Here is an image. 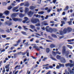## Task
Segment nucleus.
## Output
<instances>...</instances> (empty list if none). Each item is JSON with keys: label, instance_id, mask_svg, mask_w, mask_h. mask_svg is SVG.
Here are the masks:
<instances>
[{"label": "nucleus", "instance_id": "obj_39", "mask_svg": "<svg viewBox=\"0 0 74 74\" xmlns=\"http://www.w3.org/2000/svg\"><path fill=\"white\" fill-rule=\"evenodd\" d=\"M23 27H24V29H25V30H29V29H28V28H26L27 27V26H23Z\"/></svg>", "mask_w": 74, "mask_h": 74}, {"label": "nucleus", "instance_id": "obj_51", "mask_svg": "<svg viewBox=\"0 0 74 74\" xmlns=\"http://www.w3.org/2000/svg\"><path fill=\"white\" fill-rule=\"evenodd\" d=\"M56 2V0H53V3L54 4H55Z\"/></svg>", "mask_w": 74, "mask_h": 74}, {"label": "nucleus", "instance_id": "obj_6", "mask_svg": "<svg viewBox=\"0 0 74 74\" xmlns=\"http://www.w3.org/2000/svg\"><path fill=\"white\" fill-rule=\"evenodd\" d=\"M34 14V12L32 11L31 10H30L28 13V15L29 17H32V15Z\"/></svg>", "mask_w": 74, "mask_h": 74}, {"label": "nucleus", "instance_id": "obj_42", "mask_svg": "<svg viewBox=\"0 0 74 74\" xmlns=\"http://www.w3.org/2000/svg\"><path fill=\"white\" fill-rule=\"evenodd\" d=\"M9 66H10V65H9V64H8V65H6L5 66V69H8V68H9Z\"/></svg>", "mask_w": 74, "mask_h": 74}, {"label": "nucleus", "instance_id": "obj_19", "mask_svg": "<svg viewBox=\"0 0 74 74\" xmlns=\"http://www.w3.org/2000/svg\"><path fill=\"white\" fill-rule=\"evenodd\" d=\"M56 58L57 59H58L59 60H60V59H61V56H59V55H58L57 56H56Z\"/></svg>", "mask_w": 74, "mask_h": 74}, {"label": "nucleus", "instance_id": "obj_47", "mask_svg": "<svg viewBox=\"0 0 74 74\" xmlns=\"http://www.w3.org/2000/svg\"><path fill=\"white\" fill-rule=\"evenodd\" d=\"M56 54L57 53V54H58V55H60L61 54V53H60V52H59V51L56 52Z\"/></svg>", "mask_w": 74, "mask_h": 74}, {"label": "nucleus", "instance_id": "obj_12", "mask_svg": "<svg viewBox=\"0 0 74 74\" xmlns=\"http://www.w3.org/2000/svg\"><path fill=\"white\" fill-rule=\"evenodd\" d=\"M16 14L15 13H13L11 15V17L12 19L16 17Z\"/></svg>", "mask_w": 74, "mask_h": 74}, {"label": "nucleus", "instance_id": "obj_61", "mask_svg": "<svg viewBox=\"0 0 74 74\" xmlns=\"http://www.w3.org/2000/svg\"><path fill=\"white\" fill-rule=\"evenodd\" d=\"M25 53H29V50H26V51L25 52Z\"/></svg>", "mask_w": 74, "mask_h": 74}, {"label": "nucleus", "instance_id": "obj_50", "mask_svg": "<svg viewBox=\"0 0 74 74\" xmlns=\"http://www.w3.org/2000/svg\"><path fill=\"white\" fill-rule=\"evenodd\" d=\"M6 31L8 33H10V30H9V29H8L7 30H6Z\"/></svg>", "mask_w": 74, "mask_h": 74}, {"label": "nucleus", "instance_id": "obj_31", "mask_svg": "<svg viewBox=\"0 0 74 74\" xmlns=\"http://www.w3.org/2000/svg\"><path fill=\"white\" fill-rule=\"evenodd\" d=\"M51 36L52 37H54V38H57V36H56V35L55 34H51Z\"/></svg>", "mask_w": 74, "mask_h": 74}, {"label": "nucleus", "instance_id": "obj_45", "mask_svg": "<svg viewBox=\"0 0 74 74\" xmlns=\"http://www.w3.org/2000/svg\"><path fill=\"white\" fill-rule=\"evenodd\" d=\"M62 10V9L60 8V9H57V11L58 12H60V11H61Z\"/></svg>", "mask_w": 74, "mask_h": 74}, {"label": "nucleus", "instance_id": "obj_25", "mask_svg": "<svg viewBox=\"0 0 74 74\" xmlns=\"http://www.w3.org/2000/svg\"><path fill=\"white\" fill-rule=\"evenodd\" d=\"M30 27L32 28V29H35V26L31 25H30Z\"/></svg>", "mask_w": 74, "mask_h": 74}, {"label": "nucleus", "instance_id": "obj_33", "mask_svg": "<svg viewBox=\"0 0 74 74\" xmlns=\"http://www.w3.org/2000/svg\"><path fill=\"white\" fill-rule=\"evenodd\" d=\"M60 67H64V64H61L60 63H59V64Z\"/></svg>", "mask_w": 74, "mask_h": 74}, {"label": "nucleus", "instance_id": "obj_11", "mask_svg": "<svg viewBox=\"0 0 74 74\" xmlns=\"http://www.w3.org/2000/svg\"><path fill=\"white\" fill-rule=\"evenodd\" d=\"M60 61L62 63H65L66 62V60L64 58H62L61 59H60Z\"/></svg>", "mask_w": 74, "mask_h": 74}, {"label": "nucleus", "instance_id": "obj_3", "mask_svg": "<svg viewBox=\"0 0 74 74\" xmlns=\"http://www.w3.org/2000/svg\"><path fill=\"white\" fill-rule=\"evenodd\" d=\"M65 46H64L63 47L62 53L63 54H64V53H65L66 56V57H67V58H68L69 56V52L68 51H66V49H65Z\"/></svg>", "mask_w": 74, "mask_h": 74}, {"label": "nucleus", "instance_id": "obj_4", "mask_svg": "<svg viewBox=\"0 0 74 74\" xmlns=\"http://www.w3.org/2000/svg\"><path fill=\"white\" fill-rule=\"evenodd\" d=\"M70 62H71V63H68L65 64V66L66 67H69V66L71 67H72L74 66V63L72 64V63H73V61L71 60H70Z\"/></svg>", "mask_w": 74, "mask_h": 74}, {"label": "nucleus", "instance_id": "obj_24", "mask_svg": "<svg viewBox=\"0 0 74 74\" xmlns=\"http://www.w3.org/2000/svg\"><path fill=\"white\" fill-rule=\"evenodd\" d=\"M34 8H35V7L33 6L32 5L29 7V9L30 10H33V9H34Z\"/></svg>", "mask_w": 74, "mask_h": 74}, {"label": "nucleus", "instance_id": "obj_30", "mask_svg": "<svg viewBox=\"0 0 74 74\" xmlns=\"http://www.w3.org/2000/svg\"><path fill=\"white\" fill-rule=\"evenodd\" d=\"M50 51V49L49 48H47L46 49V52L47 53H49V52Z\"/></svg>", "mask_w": 74, "mask_h": 74}, {"label": "nucleus", "instance_id": "obj_49", "mask_svg": "<svg viewBox=\"0 0 74 74\" xmlns=\"http://www.w3.org/2000/svg\"><path fill=\"white\" fill-rule=\"evenodd\" d=\"M3 5H7V3L5 2H3L2 3Z\"/></svg>", "mask_w": 74, "mask_h": 74}, {"label": "nucleus", "instance_id": "obj_22", "mask_svg": "<svg viewBox=\"0 0 74 74\" xmlns=\"http://www.w3.org/2000/svg\"><path fill=\"white\" fill-rule=\"evenodd\" d=\"M12 8V7L11 6V5H10L8 6L7 8V10H11Z\"/></svg>", "mask_w": 74, "mask_h": 74}, {"label": "nucleus", "instance_id": "obj_54", "mask_svg": "<svg viewBox=\"0 0 74 74\" xmlns=\"http://www.w3.org/2000/svg\"><path fill=\"white\" fill-rule=\"evenodd\" d=\"M55 22L53 21H51L50 22V23H53Z\"/></svg>", "mask_w": 74, "mask_h": 74}, {"label": "nucleus", "instance_id": "obj_55", "mask_svg": "<svg viewBox=\"0 0 74 74\" xmlns=\"http://www.w3.org/2000/svg\"><path fill=\"white\" fill-rule=\"evenodd\" d=\"M15 47H12L10 48V50H13V49H14Z\"/></svg>", "mask_w": 74, "mask_h": 74}, {"label": "nucleus", "instance_id": "obj_10", "mask_svg": "<svg viewBox=\"0 0 74 74\" xmlns=\"http://www.w3.org/2000/svg\"><path fill=\"white\" fill-rule=\"evenodd\" d=\"M6 23L7 24V25H8L9 26H11V25H12V23L10 21L6 22Z\"/></svg>", "mask_w": 74, "mask_h": 74}, {"label": "nucleus", "instance_id": "obj_37", "mask_svg": "<svg viewBox=\"0 0 74 74\" xmlns=\"http://www.w3.org/2000/svg\"><path fill=\"white\" fill-rule=\"evenodd\" d=\"M21 33L23 34L24 35H27V34H26V32H21Z\"/></svg>", "mask_w": 74, "mask_h": 74}, {"label": "nucleus", "instance_id": "obj_1", "mask_svg": "<svg viewBox=\"0 0 74 74\" xmlns=\"http://www.w3.org/2000/svg\"><path fill=\"white\" fill-rule=\"evenodd\" d=\"M31 21L33 23H37V22H38V23L35 25V26H40V21L38 18H32L31 20Z\"/></svg>", "mask_w": 74, "mask_h": 74}, {"label": "nucleus", "instance_id": "obj_20", "mask_svg": "<svg viewBox=\"0 0 74 74\" xmlns=\"http://www.w3.org/2000/svg\"><path fill=\"white\" fill-rule=\"evenodd\" d=\"M34 16H36V18H40L41 17V16L38 14L36 15V14H34Z\"/></svg>", "mask_w": 74, "mask_h": 74}, {"label": "nucleus", "instance_id": "obj_8", "mask_svg": "<svg viewBox=\"0 0 74 74\" xmlns=\"http://www.w3.org/2000/svg\"><path fill=\"white\" fill-rule=\"evenodd\" d=\"M47 23V21H44L42 22V25H43L45 26H46V25H48V24L46 23Z\"/></svg>", "mask_w": 74, "mask_h": 74}, {"label": "nucleus", "instance_id": "obj_48", "mask_svg": "<svg viewBox=\"0 0 74 74\" xmlns=\"http://www.w3.org/2000/svg\"><path fill=\"white\" fill-rule=\"evenodd\" d=\"M47 59V57H44L42 60V61H45Z\"/></svg>", "mask_w": 74, "mask_h": 74}, {"label": "nucleus", "instance_id": "obj_27", "mask_svg": "<svg viewBox=\"0 0 74 74\" xmlns=\"http://www.w3.org/2000/svg\"><path fill=\"white\" fill-rule=\"evenodd\" d=\"M16 44H14L13 45L14 47H17V45H18V44L19 43V40H18L17 42H16Z\"/></svg>", "mask_w": 74, "mask_h": 74}, {"label": "nucleus", "instance_id": "obj_21", "mask_svg": "<svg viewBox=\"0 0 74 74\" xmlns=\"http://www.w3.org/2000/svg\"><path fill=\"white\" fill-rule=\"evenodd\" d=\"M64 33L63 32V31H60V33H59V32H58L56 33L57 34H60V35H62Z\"/></svg>", "mask_w": 74, "mask_h": 74}, {"label": "nucleus", "instance_id": "obj_15", "mask_svg": "<svg viewBox=\"0 0 74 74\" xmlns=\"http://www.w3.org/2000/svg\"><path fill=\"white\" fill-rule=\"evenodd\" d=\"M68 31H67V28H65L63 31V33L66 34V33H67V32H68Z\"/></svg>", "mask_w": 74, "mask_h": 74}, {"label": "nucleus", "instance_id": "obj_38", "mask_svg": "<svg viewBox=\"0 0 74 74\" xmlns=\"http://www.w3.org/2000/svg\"><path fill=\"white\" fill-rule=\"evenodd\" d=\"M20 17H21V18H22V17H23L24 16L23 14H22L21 13H20L19 14Z\"/></svg>", "mask_w": 74, "mask_h": 74}, {"label": "nucleus", "instance_id": "obj_58", "mask_svg": "<svg viewBox=\"0 0 74 74\" xmlns=\"http://www.w3.org/2000/svg\"><path fill=\"white\" fill-rule=\"evenodd\" d=\"M56 69H60V67H59V65H58L56 67Z\"/></svg>", "mask_w": 74, "mask_h": 74}, {"label": "nucleus", "instance_id": "obj_41", "mask_svg": "<svg viewBox=\"0 0 74 74\" xmlns=\"http://www.w3.org/2000/svg\"><path fill=\"white\" fill-rule=\"evenodd\" d=\"M11 6L12 7V8H13V7H14L15 5V4L14 3H11Z\"/></svg>", "mask_w": 74, "mask_h": 74}, {"label": "nucleus", "instance_id": "obj_57", "mask_svg": "<svg viewBox=\"0 0 74 74\" xmlns=\"http://www.w3.org/2000/svg\"><path fill=\"white\" fill-rule=\"evenodd\" d=\"M37 51H40V48L37 46V47H36V49Z\"/></svg>", "mask_w": 74, "mask_h": 74}, {"label": "nucleus", "instance_id": "obj_16", "mask_svg": "<svg viewBox=\"0 0 74 74\" xmlns=\"http://www.w3.org/2000/svg\"><path fill=\"white\" fill-rule=\"evenodd\" d=\"M12 19L14 21H15V22H16V21H18L19 20V19L14 17V18H12Z\"/></svg>", "mask_w": 74, "mask_h": 74}, {"label": "nucleus", "instance_id": "obj_17", "mask_svg": "<svg viewBox=\"0 0 74 74\" xmlns=\"http://www.w3.org/2000/svg\"><path fill=\"white\" fill-rule=\"evenodd\" d=\"M67 29L68 32H70L72 31V29L70 27H68Z\"/></svg>", "mask_w": 74, "mask_h": 74}, {"label": "nucleus", "instance_id": "obj_56", "mask_svg": "<svg viewBox=\"0 0 74 74\" xmlns=\"http://www.w3.org/2000/svg\"><path fill=\"white\" fill-rule=\"evenodd\" d=\"M46 41H47V42H52V41L49 40H46Z\"/></svg>", "mask_w": 74, "mask_h": 74}, {"label": "nucleus", "instance_id": "obj_60", "mask_svg": "<svg viewBox=\"0 0 74 74\" xmlns=\"http://www.w3.org/2000/svg\"><path fill=\"white\" fill-rule=\"evenodd\" d=\"M66 13H65V12H64L62 14V15H64Z\"/></svg>", "mask_w": 74, "mask_h": 74}, {"label": "nucleus", "instance_id": "obj_53", "mask_svg": "<svg viewBox=\"0 0 74 74\" xmlns=\"http://www.w3.org/2000/svg\"><path fill=\"white\" fill-rule=\"evenodd\" d=\"M48 17H49V16H46V17H45V19H47L48 18Z\"/></svg>", "mask_w": 74, "mask_h": 74}, {"label": "nucleus", "instance_id": "obj_35", "mask_svg": "<svg viewBox=\"0 0 74 74\" xmlns=\"http://www.w3.org/2000/svg\"><path fill=\"white\" fill-rule=\"evenodd\" d=\"M52 53L53 56H56V53L53 51H52Z\"/></svg>", "mask_w": 74, "mask_h": 74}, {"label": "nucleus", "instance_id": "obj_43", "mask_svg": "<svg viewBox=\"0 0 74 74\" xmlns=\"http://www.w3.org/2000/svg\"><path fill=\"white\" fill-rule=\"evenodd\" d=\"M69 6H66V7L65 9H64V11H66V10H68V9H69Z\"/></svg>", "mask_w": 74, "mask_h": 74}, {"label": "nucleus", "instance_id": "obj_14", "mask_svg": "<svg viewBox=\"0 0 74 74\" xmlns=\"http://www.w3.org/2000/svg\"><path fill=\"white\" fill-rule=\"evenodd\" d=\"M29 2H25V4L24 5V6L28 7H29Z\"/></svg>", "mask_w": 74, "mask_h": 74}, {"label": "nucleus", "instance_id": "obj_46", "mask_svg": "<svg viewBox=\"0 0 74 74\" xmlns=\"http://www.w3.org/2000/svg\"><path fill=\"white\" fill-rule=\"evenodd\" d=\"M72 22V21H68V23L70 25H71Z\"/></svg>", "mask_w": 74, "mask_h": 74}, {"label": "nucleus", "instance_id": "obj_40", "mask_svg": "<svg viewBox=\"0 0 74 74\" xmlns=\"http://www.w3.org/2000/svg\"><path fill=\"white\" fill-rule=\"evenodd\" d=\"M63 20L65 21H66V20H67V17H63Z\"/></svg>", "mask_w": 74, "mask_h": 74}, {"label": "nucleus", "instance_id": "obj_36", "mask_svg": "<svg viewBox=\"0 0 74 74\" xmlns=\"http://www.w3.org/2000/svg\"><path fill=\"white\" fill-rule=\"evenodd\" d=\"M44 12L43 11H41L40 12H38V14H40L41 15H42L44 14Z\"/></svg>", "mask_w": 74, "mask_h": 74}, {"label": "nucleus", "instance_id": "obj_26", "mask_svg": "<svg viewBox=\"0 0 74 74\" xmlns=\"http://www.w3.org/2000/svg\"><path fill=\"white\" fill-rule=\"evenodd\" d=\"M68 71H69L70 73H71V74H74V72H73V71H71V70H70V69L69 68H68Z\"/></svg>", "mask_w": 74, "mask_h": 74}, {"label": "nucleus", "instance_id": "obj_9", "mask_svg": "<svg viewBox=\"0 0 74 74\" xmlns=\"http://www.w3.org/2000/svg\"><path fill=\"white\" fill-rule=\"evenodd\" d=\"M29 9L28 8H25L24 12L25 14L29 12Z\"/></svg>", "mask_w": 74, "mask_h": 74}, {"label": "nucleus", "instance_id": "obj_28", "mask_svg": "<svg viewBox=\"0 0 74 74\" xmlns=\"http://www.w3.org/2000/svg\"><path fill=\"white\" fill-rule=\"evenodd\" d=\"M62 24H61L60 26L61 27L63 26V24H65V22L64 21H61Z\"/></svg>", "mask_w": 74, "mask_h": 74}, {"label": "nucleus", "instance_id": "obj_5", "mask_svg": "<svg viewBox=\"0 0 74 74\" xmlns=\"http://www.w3.org/2000/svg\"><path fill=\"white\" fill-rule=\"evenodd\" d=\"M18 8V7H14L12 8V11L14 12H18V11H19V10H17Z\"/></svg>", "mask_w": 74, "mask_h": 74}, {"label": "nucleus", "instance_id": "obj_7", "mask_svg": "<svg viewBox=\"0 0 74 74\" xmlns=\"http://www.w3.org/2000/svg\"><path fill=\"white\" fill-rule=\"evenodd\" d=\"M24 19L25 20H24L23 21V23H27L29 22V21L26 22L27 21L29 20V18H28L27 17H25L24 18Z\"/></svg>", "mask_w": 74, "mask_h": 74}, {"label": "nucleus", "instance_id": "obj_32", "mask_svg": "<svg viewBox=\"0 0 74 74\" xmlns=\"http://www.w3.org/2000/svg\"><path fill=\"white\" fill-rule=\"evenodd\" d=\"M67 46L68 48H70V49H72L73 48V47L70 45H67Z\"/></svg>", "mask_w": 74, "mask_h": 74}, {"label": "nucleus", "instance_id": "obj_29", "mask_svg": "<svg viewBox=\"0 0 74 74\" xmlns=\"http://www.w3.org/2000/svg\"><path fill=\"white\" fill-rule=\"evenodd\" d=\"M51 10H52V8L50 7L49 9L47 10V12L48 13H49V12L51 11Z\"/></svg>", "mask_w": 74, "mask_h": 74}, {"label": "nucleus", "instance_id": "obj_34", "mask_svg": "<svg viewBox=\"0 0 74 74\" xmlns=\"http://www.w3.org/2000/svg\"><path fill=\"white\" fill-rule=\"evenodd\" d=\"M50 58L52 59V60H54L55 61H56L57 60H56V58L52 57H50Z\"/></svg>", "mask_w": 74, "mask_h": 74}, {"label": "nucleus", "instance_id": "obj_63", "mask_svg": "<svg viewBox=\"0 0 74 74\" xmlns=\"http://www.w3.org/2000/svg\"><path fill=\"white\" fill-rule=\"evenodd\" d=\"M51 71H49L48 72H47V73H46V74H51Z\"/></svg>", "mask_w": 74, "mask_h": 74}, {"label": "nucleus", "instance_id": "obj_23", "mask_svg": "<svg viewBox=\"0 0 74 74\" xmlns=\"http://www.w3.org/2000/svg\"><path fill=\"white\" fill-rule=\"evenodd\" d=\"M19 10H20L21 12H23L24 11V10L23 9V8H20L19 9Z\"/></svg>", "mask_w": 74, "mask_h": 74}, {"label": "nucleus", "instance_id": "obj_62", "mask_svg": "<svg viewBox=\"0 0 74 74\" xmlns=\"http://www.w3.org/2000/svg\"><path fill=\"white\" fill-rule=\"evenodd\" d=\"M3 13H0V17H1L3 16Z\"/></svg>", "mask_w": 74, "mask_h": 74}, {"label": "nucleus", "instance_id": "obj_2", "mask_svg": "<svg viewBox=\"0 0 74 74\" xmlns=\"http://www.w3.org/2000/svg\"><path fill=\"white\" fill-rule=\"evenodd\" d=\"M45 29L47 32H50V33H52L53 31H54V32H56V31H57V29H56L54 28L53 30L51 28H49V26H47L45 28Z\"/></svg>", "mask_w": 74, "mask_h": 74}, {"label": "nucleus", "instance_id": "obj_64", "mask_svg": "<svg viewBox=\"0 0 74 74\" xmlns=\"http://www.w3.org/2000/svg\"><path fill=\"white\" fill-rule=\"evenodd\" d=\"M24 4V3H21L20 4V6H22V5H23Z\"/></svg>", "mask_w": 74, "mask_h": 74}, {"label": "nucleus", "instance_id": "obj_18", "mask_svg": "<svg viewBox=\"0 0 74 74\" xmlns=\"http://www.w3.org/2000/svg\"><path fill=\"white\" fill-rule=\"evenodd\" d=\"M50 47L51 48H55V47H56V45L53 44H51V45H50Z\"/></svg>", "mask_w": 74, "mask_h": 74}, {"label": "nucleus", "instance_id": "obj_52", "mask_svg": "<svg viewBox=\"0 0 74 74\" xmlns=\"http://www.w3.org/2000/svg\"><path fill=\"white\" fill-rule=\"evenodd\" d=\"M5 51V49H3V50L1 51V53L2 52H4Z\"/></svg>", "mask_w": 74, "mask_h": 74}, {"label": "nucleus", "instance_id": "obj_59", "mask_svg": "<svg viewBox=\"0 0 74 74\" xmlns=\"http://www.w3.org/2000/svg\"><path fill=\"white\" fill-rule=\"evenodd\" d=\"M45 69L46 70H48L49 69V67L48 66L45 67Z\"/></svg>", "mask_w": 74, "mask_h": 74}, {"label": "nucleus", "instance_id": "obj_44", "mask_svg": "<svg viewBox=\"0 0 74 74\" xmlns=\"http://www.w3.org/2000/svg\"><path fill=\"white\" fill-rule=\"evenodd\" d=\"M1 36L2 38H6V35H2Z\"/></svg>", "mask_w": 74, "mask_h": 74}, {"label": "nucleus", "instance_id": "obj_13", "mask_svg": "<svg viewBox=\"0 0 74 74\" xmlns=\"http://www.w3.org/2000/svg\"><path fill=\"white\" fill-rule=\"evenodd\" d=\"M4 13L5 14V15L8 16V15L10 14V11L8 10H6L4 12Z\"/></svg>", "mask_w": 74, "mask_h": 74}]
</instances>
